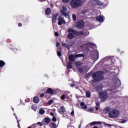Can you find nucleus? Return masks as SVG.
I'll use <instances>...</instances> for the list:
<instances>
[{"label":"nucleus","mask_w":128,"mask_h":128,"mask_svg":"<svg viewBox=\"0 0 128 128\" xmlns=\"http://www.w3.org/2000/svg\"><path fill=\"white\" fill-rule=\"evenodd\" d=\"M46 0H39L40 2H46Z\"/></svg>","instance_id":"obj_50"},{"label":"nucleus","mask_w":128,"mask_h":128,"mask_svg":"<svg viewBox=\"0 0 128 128\" xmlns=\"http://www.w3.org/2000/svg\"><path fill=\"white\" fill-rule=\"evenodd\" d=\"M62 2L65 3L68 2H70V0H62Z\"/></svg>","instance_id":"obj_36"},{"label":"nucleus","mask_w":128,"mask_h":128,"mask_svg":"<svg viewBox=\"0 0 128 128\" xmlns=\"http://www.w3.org/2000/svg\"><path fill=\"white\" fill-rule=\"evenodd\" d=\"M84 26V21L78 22L76 26V28H82Z\"/></svg>","instance_id":"obj_8"},{"label":"nucleus","mask_w":128,"mask_h":128,"mask_svg":"<svg viewBox=\"0 0 128 128\" xmlns=\"http://www.w3.org/2000/svg\"><path fill=\"white\" fill-rule=\"evenodd\" d=\"M44 112H46L43 109H40L39 111L40 114H44Z\"/></svg>","instance_id":"obj_20"},{"label":"nucleus","mask_w":128,"mask_h":128,"mask_svg":"<svg viewBox=\"0 0 128 128\" xmlns=\"http://www.w3.org/2000/svg\"><path fill=\"white\" fill-rule=\"evenodd\" d=\"M58 16V14H55L52 18L53 22H56V18Z\"/></svg>","instance_id":"obj_13"},{"label":"nucleus","mask_w":128,"mask_h":128,"mask_svg":"<svg viewBox=\"0 0 128 128\" xmlns=\"http://www.w3.org/2000/svg\"><path fill=\"white\" fill-rule=\"evenodd\" d=\"M47 93L50 94H54V90H52V89L51 88H48L47 90Z\"/></svg>","instance_id":"obj_12"},{"label":"nucleus","mask_w":128,"mask_h":128,"mask_svg":"<svg viewBox=\"0 0 128 128\" xmlns=\"http://www.w3.org/2000/svg\"><path fill=\"white\" fill-rule=\"evenodd\" d=\"M4 64H6V63H4V61L0 60V68H2V66H4Z\"/></svg>","instance_id":"obj_23"},{"label":"nucleus","mask_w":128,"mask_h":128,"mask_svg":"<svg viewBox=\"0 0 128 128\" xmlns=\"http://www.w3.org/2000/svg\"><path fill=\"white\" fill-rule=\"evenodd\" d=\"M52 122H56V116H54L52 118Z\"/></svg>","instance_id":"obj_33"},{"label":"nucleus","mask_w":128,"mask_h":128,"mask_svg":"<svg viewBox=\"0 0 128 128\" xmlns=\"http://www.w3.org/2000/svg\"><path fill=\"white\" fill-rule=\"evenodd\" d=\"M44 94H41L40 95V98H43V96H44Z\"/></svg>","instance_id":"obj_43"},{"label":"nucleus","mask_w":128,"mask_h":128,"mask_svg":"<svg viewBox=\"0 0 128 128\" xmlns=\"http://www.w3.org/2000/svg\"><path fill=\"white\" fill-rule=\"evenodd\" d=\"M96 122V124H102V122Z\"/></svg>","instance_id":"obj_46"},{"label":"nucleus","mask_w":128,"mask_h":128,"mask_svg":"<svg viewBox=\"0 0 128 128\" xmlns=\"http://www.w3.org/2000/svg\"><path fill=\"white\" fill-rule=\"evenodd\" d=\"M74 111H72V112H71V115H72V116H74Z\"/></svg>","instance_id":"obj_41"},{"label":"nucleus","mask_w":128,"mask_h":128,"mask_svg":"<svg viewBox=\"0 0 128 128\" xmlns=\"http://www.w3.org/2000/svg\"><path fill=\"white\" fill-rule=\"evenodd\" d=\"M120 116V112L116 110H111L108 113V116L110 118H118Z\"/></svg>","instance_id":"obj_3"},{"label":"nucleus","mask_w":128,"mask_h":128,"mask_svg":"<svg viewBox=\"0 0 128 128\" xmlns=\"http://www.w3.org/2000/svg\"><path fill=\"white\" fill-rule=\"evenodd\" d=\"M12 110H14V108H12Z\"/></svg>","instance_id":"obj_62"},{"label":"nucleus","mask_w":128,"mask_h":128,"mask_svg":"<svg viewBox=\"0 0 128 128\" xmlns=\"http://www.w3.org/2000/svg\"><path fill=\"white\" fill-rule=\"evenodd\" d=\"M88 112H94V109L92 108H90L87 110Z\"/></svg>","instance_id":"obj_19"},{"label":"nucleus","mask_w":128,"mask_h":128,"mask_svg":"<svg viewBox=\"0 0 128 128\" xmlns=\"http://www.w3.org/2000/svg\"><path fill=\"white\" fill-rule=\"evenodd\" d=\"M106 112H110V108H106Z\"/></svg>","instance_id":"obj_47"},{"label":"nucleus","mask_w":128,"mask_h":128,"mask_svg":"<svg viewBox=\"0 0 128 128\" xmlns=\"http://www.w3.org/2000/svg\"><path fill=\"white\" fill-rule=\"evenodd\" d=\"M106 126H112L110 124H106Z\"/></svg>","instance_id":"obj_48"},{"label":"nucleus","mask_w":128,"mask_h":128,"mask_svg":"<svg viewBox=\"0 0 128 128\" xmlns=\"http://www.w3.org/2000/svg\"><path fill=\"white\" fill-rule=\"evenodd\" d=\"M16 120H18V116H16Z\"/></svg>","instance_id":"obj_56"},{"label":"nucleus","mask_w":128,"mask_h":128,"mask_svg":"<svg viewBox=\"0 0 128 128\" xmlns=\"http://www.w3.org/2000/svg\"><path fill=\"white\" fill-rule=\"evenodd\" d=\"M62 46H65L66 48H70V46L69 45H68V44H66V43H62Z\"/></svg>","instance_id":"obj_22"},{"label":"nucleus","mask_w":128,"mask_h":128,"mask_svg":"<svg viewBox=\"0 0 128 128\" xmlns=\"http://www.w3.org/2000/svg\"><path fill=\"white\" fill-rule=\"evenodd\" d=\"M57 54L58 56H62V52L60 51H57Z\"/></svg>","instance_id":"obj_30"},{"label":"nucleus","mask_w":128,"mask_h":128,"mask_svg":"<svg viewBox=\"0 0 128 128\" xmlns=\"http://www.w3.org/2000/svg\"><path fill=\"white\" fill-rule=\"evenodd\" d=\"M96 105L98 106H100V103H98V102H96Z\"/></svg>","instance_id":"obj_45"},{"label":"nucleus","mask_w":128,"mask_h":128,"mask_svg":"<svg viewBox=\"0 0 128 128\" xmlns=\"http://www.w3.org/2000/svg\"><path fill=\"white\" fill-rule=\"evenodd\" d=\"M73 20H76V14H73L72 16Z\"/></svg>","instance_id":"obj_26"},{"label":"nucleus","mask_w":128,"mask_h":128,"mask_svg":"<svg viewBox=\"0 0 128 128\" xmlns=\"http://www.w3.org/2000/svg\"><path fill=\"white\" fill-rule=\"evenodd\" d=\"M83 2H86L88 0H81Z\"/></svg>","instance_id":"obj_51"},{"label":"nucleus","mask_w":128,"mask_h":128,"mask_svg":"<svg viewBox=\"0 0 128 128\" xmlns=\"http://www.w3.org/2000/svg\"><path fill=\"white\" fill-rule=\"evenodd\" d=\"M80 105L82 106V108H84L86 110L88 108V106H86V105L84 104V102H81Z\"/></svg>","instance_id":"obj_17"},{"label":"nucleus","mask_w":128,"mask_h":128,"mask_svg":"<svg viewBox=\"0 0 128 128\" xmlns=\"http://www.w3.org/2000/svg\"><path fill=\"white\" fill-rule=\"evenodd\" d=\"M94 0V2H96L98 1V0Z\"/></svg>","instance_id":"obj_55"},{"label":"nucleus","mask_w":128,"mask_h":128,"mask_svg":"<svg viewBox=\"0 0 128 128\" xmlns=\"http://www.w3.org/2000/svg\"><path fill=\"white\" fill-rule=\"evenodd\" d=\"M60 42H57L56 43V47H58V46H60Z\"/></svg>","instance_id":"obj_37"},{"label":"nucleus","mask_w":128,"mask_h":128,"mask_svg":"<svg viewBox=\"0 0 128 128\" xmlns=\"http://www.w3.org/2000/svg\"><path fill=\"white\" fill-rule=\"evenodd\" d=\"M79 72H86V70L84 69L82 70L81 68H80Z\"/></svg>","instance_id":"obj_29"},{"label":"nucleus","mask_w":128,"mask_h":128,"mask_svg":"<svg viewBox=\"0 0 128 128\" xmlns=\"http://www.w3.org/2000/svg\"><path fill=\"white\" fill-rule=\"evenodd\" d=\"M96 110H98V107H96Z\"/></svg>","instance_id":"obj_54"},{"label":"nucleus","mask_w":128,"mask_h":128,"mask_svg":"<svg viewBox=\"0 0 128 128\" xmlns=\"http://www.w3.org/2000/svg\"><path fill=\"white\" fill-rule=\"evenodd\" d=\"M96 20L98 22H104V18L102 16H98L96 17Z\"/></svg>","instance_id":"obj_9"},{"label":"nucleus","mask_w":128,"mask_h":128,"mask_svg":"<svg viewBox=\"0 0 128 128\" xmlns=\"http://www.w3.org/2000/svg\"><path fill=\"white\" fill-rule=\"evenodd\" d=\"M52 128H58V125L56 124H54V122L51 123Z\"/></svg>","instance_id":"obj_21"},{"label":"nucleus","mask_w":128,"mask_h":128,"mask_svg":"<svg viewBox=\"0 0 128 128\" xmlns=\"http://www.w3.org/2000/svg\"><path fill=\"white\" fill-rule=\"evenodd\" d=\"M68 10V8H66V6H62V10H60L62 14L64 16L65 18H70V16H68V14H66V12Z\"/></svg>","instance_id":"obj_6"},{"label":"nucleus","mask_w":128,"mask_h":128,"mask_svg":"<svg viewBox=\"0 0 128 128\" xmlns=\"http://www.w3.org/2000/svg\"><path fill=\"white\" fill-rule=\"evenodd\" d=\"M50 116H54V112H50Z\"/></svg>","instance_id":"obj_42"},{"label":"nucleus","mask_w":128,"mask_h":128,"mask_svg":"<svg viewBox=\"0 0 128 128\" xmlns=\"http://www.w3.org/2000/svg\"><path fill=\"white\" fill-rule=\"evenodd\" d=\"M68 32H70V34L72 33L74 34H76V36H82L84 34V31H78L76 30H74L72 28H69L68 30Z\"/></svg>","instance_id":"obj_4"},{"label":"nucleus","mask_w":128,"mask_h":128,"mask_svg":"<svg viewBox=\"0 0 128 128\" xmlns=\"http://www.w3.org/2000/svg\"><path fill=\"white\" fill-rule=\"evenodd\" d=\"M104 94H105V96H106L107 94L106 92V93Z\"/></svg>","instance_id":"obj_57"},{"label":"nucleus","mask_w":128,"mask_h":128,"mask_svg":"<svg viewBox=\"0 0 128 128\" xmlns=\"http://www.w3.org/2000/svg\"><path fill=\"white\" fill-rule=\"evenodd\" d=\"M13 52H18V50H16V49H14L13 50Z\"/></svg>","instance_id":"obj_52"},{"label":"nucleus","mask_w":128,"mask_h":128,"mask_svg":"<svg viewBox=\"0 0 128 128\" xmlns=\"http://www.w3.org/2000/svg\"><path fill=\"white\" fill-rule=\"evenodd\" d=\"M43 120L45 122L46 124H50V118H44Z\"/></svg>","instance_id":"obj_15"},{"label":"nucleus","mask_w":128,"mask_h":128,"mask_svg":"<svg viewBox=\"0 0 128 128\" xmlns=\"http://www.w3.org/2000/svg\"><path fill=\"white\" fill-rule=\"evenodd\" d=\"M72 68V66L71 63H68L67 64V68Z\"/></svg>","instance_id":"obj_24"},{"label":"nucleus","mask_w":128,"mask_h":128,"mask_svg":"<svg viewBox=\"0 0 128 128\" xmlns=\"http://www.w3.org/2000/svg\"><path fill=\"white\" fill-rule=\"evenodd\" d=\"M80 128V125L79 126V128Z\"/></svg>","instance_id":"obj_59"},{"label":"nucleus","mask_w":128,"mask_h":128,"mask_svg":"<svg viewBox=\"0 0 128 128\" xmlns=\"http://www.w3.org/2000/svg\"><path fill=\"white\" fill-rule=\"evenodd\" d=\"M33 100L34 102H36V104L40 102V98L38 96L34 97Z\"/></svg>","instance_id":"obj_11"},{"label":"nucleus","mask_w":128,"mask_h":128,"mask_svg":"<svg viewBox=\"0 0 128 128\" xmlns=\"http://www.w3.org/2000/svg\"><path fill=\"white\" fill-rule=\"evenodd\" d=\"M17 122L18 124V128H20V121L18 120Z\"/></svg>","instance_id":"obj_35"},{"label":"nucleus","mask_w":128,"mask_h":128,"mask_svg":"<svg viewBox=\"0 0 128 128\" xmlns=\"http://www.w3.org/2000/svg\"><path fill=\"white\" fill-rule=\"evenodd\" d=\"M18 26H22V24L21 23H19L18 24Z\"/></svg>","instance_id":"obj_49"},{"label":"nucleus","mask_w":128,"mask_h":128,"mask_svg":"<svg viewBox=\"0 0 128 128\" xmlns=\"http://www.w3.org/2000/svg\"><path fill=\"white\" fill-rule=\"evenodd\" d=\"M68 128H74V127L72 126V125H69Z\"/></svg>","instance_id":"obj_38"},{"label":"nucleus","mask_w":128,"mask_h":128,"mask_svg":"<svg viewBox=\"0 0 128 128\" xmlns=\"http://www.w3.org/2000/svg\"><path fill=\"white\" fill-rule=\"evenodd\" d=\"M93 82H96L98 80H102L104 78V72L102 71L98 72L92 74Z\"/></svg>","instance_id":"obj_1"},{"label":"nucleus","mask_w":128,"mask_h":128,"mask_svg":"<svg viewBox=\"0 0 128 128\" xmlns=\"http://www.w3.org/2000/svg\"><path fill=\"white\" fill-rule=\"evenodd\" d=\"M96 124V122H94L90 124V126H94V124Z\"/></svg>","instance_id":"obj_32"},{"label":"nucleus","mask_w":128,"mask_h":128,"mask_svg":"<svg viewBox=\"0 0 128 128\" xmlns=\"http://www.w3.org/2000/svg\"><path fill=\"white\" fill-rule=\"evenodd\" d=\"M62 47H59L58 48L57 52H62Z\"/></svg>","instance_id":"obj_34"},{"label":"nucleus","mask_w":128,"mask_h":128,"mask_svg":"<svg viewBox=\"0 0 128 128\" xmlns=\"http://www.w3.org/2000/svg\"><path fill=\"white\" fill-rule=\"evenodd\" d=\"M86 96L87 98H90V92H86Z\"/></svg>","instance_id":"obj_25"},{"label":"nucleus","mask_w":128,"mask_h":128,"mask_svg":"<svg viewBox=\"0 0 128 128\" xmlns=\"http://www.w3.org/2000/svg\"><path fill=\"white\" fill-rule=\"evenodd\" d=\"M102 4H104V3H102L100 0L96 2V6H102Z\"/></svg>","instance_id":"obj_18"},{"label":"nucleus","mask_w":128,"mask_h":128,"mask_svg":"<svg viewBox=\"0 0 128 128\" xmlns=\"http://www.w3.org/2000/svg\"><path fill=\"white\" fill-rule=\"evenodd\" d=\"M66 20H64L63 18L61 16H60L58 18V26H62V24H66Z\"/></svg>","instance_id":"obj_7"},{"label":"nucleus","mask_w":128,"mask_h":128,"mask_svg":"<svg viewBox=\"0 0 128 128\" xmlns=\"http://www.w3.org/2000/svg\"><path fill=\"white\" fill-rule=\"evenodd\" d=\"M52 102H54V100H50V101L48 102V104L49 106H50V104H52Z\"/></svg>","instance_id":"obj_27"},{"label":"nucleus","mask_w":128,"mask_h":128,"mask_svg":"<svg viewBox=\"0 0 128 128\" xmlns=\"http://www.w3.org/2000/svg\"><path fill=\"white\" fill-rule=\"evenodd\" d=\"M82 0H72L70 2V6L73 8H76L78 6H82Z\"/></svg>","instance_id":"obj_2"},{"label":"nucleus","mask_w":128,"mask_h":128,"mask_svg":"<svg viewBox=\"0 0 128 128\" xmlns=\"http://www.w3.org/2000/svg\"><path fill=\"white\" fill-rule=\"evenodd\" d=\"M26 102H30V98H28L26 100Z\"/></svg>","instance_id":"obj_53"},{"label":"nucleus","mask_w":128,"mask_h":128,"mask_svg":"<svg viewBox=\"0 0 128 128\" xmlns=\"http://www.w3.org/2000/svg\"><path fill=\"white\" fill-rule=\"evenodd\" d=\"M124 122H126V120H123L121 122L122 124H124Z\"/></svg>","instance_id":"obj_39"},{"label":"nucleus","mask_w":128,"mask_h":128,"mask_svg":"<svg viewBox=\"0 0 128 128\" xmlns=\"http://www.w3.org/2000/svg\"><path fill=\"white\" fill-rule=\"evenodd\" d=\"M46 14L48 15L50 14V8H47L45 10Z\"/></svg>","instance_id":"obj_16"},{"label":"nucleus","mask_w":128,"mask_h":128,"mask_svg":"<svg viewBox=\"0 0 128 128\" xmlns=\"http://www.w3.org/2000/svg\"><path fill=\"white\" fill-rule=\"evenodd\" d=\"M111 92H112V89L111 90Z\"/></svg>","instance_id":"obj_61"},{"label":"nucleus","mask_w":128,"mask_h":128,"mask_svg":"<svg viewBox=\"0 0 128 128\" xmlns=\"http://www.w3.org/2000/svg\"><path fill=\"white\" fill-rule=\"evenodd\" d=\"M67 36L68 38H69V40H72V38H74V33H69Z\"/></svg>","instance_id":"obj_14"},{"label":"nucleus","mask_w":128,"mask_h":128,"mask_svg":"<svg viewBox=\"0 0 128 128\" xmlns=\"http://www.w3.org/2000/svg\"><path fill=\"white\" fill-rule=\"evenodd\" d=\"M71 86H74V84H72V85Z\"/></svg>","instance_id":"obj_58"},{"label":"nucleus","mask_w":128,"mask_h":128,"mask_svg":"<svg viewBox=\"0 0 128 128\" xmlns=\"http://www.w3.org/2000/svg\"><path fill=\"white\" fill-rule=\"evenodd\" d=\"M58 110L60 114H64V112H66V109L64 108V107L62 106L60 108V109Z\"/></svg>","instance_id":"obj_10"},{"label":"nucleus","mask_w":128,"mask_h":128,"mask_svg":"<svg viewBox=\"0 0 128 128\" xmlns=\"http://www.w3.org/2000/svg\"><path fill=\"white\" fill-rule=\"evenodd\" d=\"M14 116H16V114L15 113H14Z\"/></svg>","instance_id":"obj_60"},{"label":"nucleus","mask_w":128,"mask_h":128,"mask_svg":"<svg viewBox=\"0 0 128 128\" xmlns=\"http://www.w3.org/2000/svg\"><path fill=\"white\" fill-rule=\"evenodd\" d=\"M35 124H40V126H42V124L40 122H38L36 124H34L32 126H34Z\"/></svg>","instance_id":"obj_31"},{"label":"nucleus","mask_w":128,"mask_h":128,"mask_svg":"<svg viewBox=\"0 0 128 128\" xmlns=\"http://www.w3.org/2000/svg\"><path fill=\"white\" fill-rule=\"evenodd\" d=\"M55 36H58V32H55Z\"/></svg>","instance_id":"obj_40"},{"label":"nucleus","mask_w":128,"mask_h":128,"mask_svg":"<svg viewBox=\"0 0 128 128\" xmlns=\"http://www.w3.org/2000/svg\"><path fill=\"white\" fill-rule=\"evenodd\" d=\"M84 54H70L69 56V60L70 62H74V58H84Z\"/></svg>","instance_id":"obj_5"},{"label":"nucleus","mask_w":128,"mask_h":128,"mask_svg":"<svg viewBox=\"0 0 128 128\" xmlns=\"http://www.w3.org/2000/svg\"><path fill=\"white\" fill-rule=\"evenodd\" d=\"M61 100H64L66 98V94H62L60 96Z\"/></svg>","instance_id":"obj_28"},{"label":"nucleus","mask_w":128,"mask_h":128,"mask_svg":"<svg viewBox=\"0 0 128 128\" xmlns=\"http://www.w3.org/2000/svg\"><path fill=\"white\" fill-rule=\"evenodd\" d=\"M108 60V58L106 57L105 58H104L103 59V60Z\"/></svg>","instance_id":"obj_44"}]
</instances>
